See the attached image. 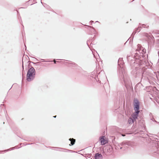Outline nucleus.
<instances>
[{
	"label": "nucleus",
	"mask_w": 159,
	"mask_h": 159,
	"mask_svg": "<svg viewBox=\"0 0 159 159\" xmlns=\"http://www.w3.org/2000/svg\"><path fill=\"white\" fill-rule=\"evenodd\" d=\"M138 74H139L141 75V79H142L143 78V75L144 74V72H142V71H140L138 73H137V75Z\"/></svg>",
	"instance_id": "17"
},
{
	"label": "nucleus",
	"mask_w": 159,
	"mask_h": 159,
	"mask_svg": "<svg viewBox=\"0 0 159 159\" xmlns=\"http://www.w3.org/2000/svg\"><path fill=\"white\" fill-rule=\"evenodd\" d=\"M158 32H159V31H158ZM152 33L153 34H159V33H157L156 32L153 31L152 32Z\"/></svg>",
	"instance_id": "19"
},
{
	"label": "nucleus",
	"mask_w": 159,
	"mask_h": 159,
	"mask_svg": "<svg viewBox=\"0 0 159 159\" xmlns=\"http://www.w3.org/2000/svg\"><path fill=\"white\" fill-rule=\"evenodd\" d=\"M90 39H89V40H87V44L88 46L89 47V48H90V47L89 46V44H88V43H89V42H90Z\"/></svg>",
	"instance_id": "20"
},
{
	"label": "nucleus",
	"mask_w": 159,
	"mask_h": 159,
	"mask_svg": "<svg viewBox=\"0 0 159 159\" xmlns=\"http://www.w3.org/2000/svg\"><path fill=\"white\" fill-rule=\"evenodd\" d=\"M94 158L95 159H102L103 158V157L101 153H97L95 154Z\"/></svg>",
	"instance_id": "11"
},
{
	"label": "nucleus",
	"mask_w": 159,
	"mask_h": 159,
	"mask_svg": "<svg viewBox=\"0 0 159 159\" xmlns=\"http://www.w3.org/2000/svg\"><path fill=\"white\" fill-rule=\"evenodd\" d=\"M134 108L135 111L140 112V102L137 99H134Z\"/></svg>",
	"instance_id": "6"
},
{
	"label": "nucleus",
	"mask_w": 159,
	"mask_h": 159,
	"mask_svg": "<svg viewBox=\"0 0 159 159\" xmlns=\"http://www.w3.org/2000/svg\"><path fill=\"white\" fill-rule=\"evenodd\" d=\"M69 64H71V63H69Z\"/></svg>",
	"instance_id": "35"
},
{
	"label": "nucleus",
	"mask_w": 159,
	"mask_h": 159,
	"mask_svg": "<svg viewBox=\"0 0 159 159\" xmlns=\"http://www.w3.org/2000/svg\"><path fill=\"white\" fill-rule=\"evenodd\" d=\"M157 37L159 38V36H157Z\"/></svg>",
	"instance_id": "32"
},
{
	"label": "nucleus",
	"mask_w": 159,
	"mask_h": 159,
	"mask_svg": "<svg viewBox=\"0 0 159 159\" xmlns=\"http://www.w3.org/2000/svg\"><path fill=\"white\" fill-rule=\"evenodd\" d=\"M140 27H139L138 28H137L136 29H135V30L132 33V34H131V37H132L133 38L134 35L137 32H139L140 30H139V31H138V30L140 28Z\"/></svg>",
	"instance_id": "13"
},
{
	"label": "nucleus",
	"mask_w": 159,
	"mask_h": 159,
	"mask_svg": "<svg viewBox=\"0 0 159 159\" xmlns=\"http://www.w3.org/2000/svg\"><path fill=\"white\" fill-rule=\"evenodd\" d=\"M158 57H159L158 61L159 62V50L158 52Z\"/></svg>",
	"instance_id": "24"
},
{
	"label": "nucleus",
	"mask_w": 159,
	"mask_h": 159,
	"mask_svg": "<svg viewBox=\"0 0 159 159\" xmlns=\"http://www.w3.org/2000/svg\"><path fill=\"white\" fill-rule=\"evenodd\" d=\"M73 64H75V63L73 62V63H72Z\"/></svg>",
	"instance_id": "29"
},
{
	"label": "nucleus",
	"mask_w": 159,
	"mask_h": 159,
	"mask_svg": "<svg viewBox=\"0 0 159 159\" xmlns=\"http://www.w3.org/2000/svg\"><path fill=\"white\" fill-rule=\"evenodd\" d=\"M98 22V21H96L95 22Z\"/></svg>",
	"instance_id": "33"
},
{
	"label": "nucleus",
	"mask_w": 159,
	"mask_h": 159,
	"mask_svg": "<svg viewBox=\"0 0 159 159\" xmlns=\"http://www.w3.org/2000/svg\"><path fill=\"white\" fill-rule=\"evenodd\" d=\"M132 145L131 142L130 141H125L120 143L119 146L120 147V149L124 148V150L128 148L126 145L128 146H131Z\"/></svg>",
	"instance_id": "5"
},
{
	"label": "nucleus",
	"mask_w": 159,
	"mask_h": 159,
	"mask_svg": "<svg viewBox=\"0 0 159 159\" xmlns=\"http://www.w3.org/2000/svg\"><path fill=\"white\" fill-rule=\"evenodd\" d=\"M54 63H56V61H55V60H54Z\"/></svg>",
	"instance_id": "27"
},
{
	"label": "nucleus",
	"mask_w": 159,
	"mask_h": 159,
	"mask_svg": "<svg viewBox=\"0 0 159 159\" xmlns=\"http://www.w3.org/2000/svg\"><path fill=\"white\" fill-rule=\"evenodd\" d=\"M140 48H141L140 49V51H141L142 52L143 54V57H144L145 56V55H144V54H146V50L145 48H143V47H141V46L140 47Z\"/></svg>",
	"instance_id": "14"
},
{
	"label": "nucleus",
	"mask_w": 159,
	"mask_h": 159,
	"mask_svg": "<svg viewBox=\"0 0 159 159\" xmlns=\"http://www.w3.org/2000/svg\"><path fill=\"white\" fill-rule=\"evenodd\" d=\"M149 116L150 119V120H152L153 121L157 122L155 120L153 117L152 114V113L150 112L149 113Z\"/></svg>",
	"instance_id": "15"
},
{
	"label": "nucleus",
	"mask_w": 159,
	"mask_h": 159,
	"mask_svg": "<svg viewBox=\"0 0 159 159\" xmlns=\"http://www.w3.org/2000/svg\"><path fill=\"white\" fill-rule=\"evenodd\" d=\"M104 136H102L100 137L99 140L102 145H104L108 143V141L105 138Z\"/></svg>",
	"instance_id": "9"
},
{
	"label": "nucleus",
	"mask_w": 159,
	"mask_h": 159,
	"mask_svg": "<svg viewBox=\"0 0 159 159\" xmlns=\"http://www.w3.org/2000/svg\"><path fill=\"white\" fill-rule=\"evenodd\" d=\"M67 150L68 151H70V152H74L75 151H72V150Z\"/></svg>",
	"instance_id": "21"
},
{
	"label": "nucleus",
	"mask_w": 159,
	"mask_h": 159,
	"mask_svg": "<svg viewBox=\"0 0 159 159\" xmlns=\"http://www.w3.org/2000/svg\"><path fill=\"white\" fill-rule=\"evenodd\" d=\"M154 148L157 149V150L154 151V152L159 154V147L158 148H157L156 147H154Z\"/></svg>",
	"instance_id": "18"
},
{
	"label": "nucleus",
	"mask_w": 159,
	"mask_h": 159,
	"mask_svg": "<svg viewBox=\"0 0 159 159\" xmlns=\"http://www.w3.org/2000/svg\"><path fill=\"white\" fill-rule=\"evenodd\" d=\"M69 140L70 141V143L69 144V146H73L75 144V139L73 138H70Z\"/></svg>",
	"instance_id": "12"
},
{
	"label": "nucleus",
	"mask_w": 159,
	"mask_h": 159,
	"mask_svg": "<svg viewBox=\"0 0 159 159\" xmlns=\"http://www.w3.org/2000/svg\"><path fill=\"white\" fill-rule=\"evenodd\" d=\"M90 23H91L90 25H92L93 23V20H91L90 21Z\"/></svg>",
	"instance_id": "23"
},
{
	"label": "nucleus",
	"mask_w": 159,
	"mask_h": 159,
	"mask_svg": "<svg viewBox=\"0 0 159 159\" xmlns=\"http://www.w3.org/2000/svg\"><path fill=\"white\" fill-rule=\"evenodd\" d=\"M146 36L148 39V44L149 43L153 42L154 39L152 34L149 35L146 34Z\"/></svg>",
	"instance_id": "7"
},
{
	"label": "nucleus",
	"mask_w": 159,
	"mask_h": 159,
	"mask_svg": "<svg viewBox=\"0 0 159 159\" xmlns=\"http://www.w3.org/2000/svg\"><path fill=\"white\" fill-rule=\"evenodd\" d=\"M134 121L135 120H134L133 119H132V118L131 117H130L128 119V123L130 124H131L132 123H134Z\"/></svg>",
	"instance_id": "16"
},
{
	"label": "nucleus",
	"mask_w": 159,
	"mask_h": 159,
	"mask_svg": "<svg viewBox=\"0 0 159 159\" xmlns=\"http://www.w3.org/2000/svg\"><path fill=\"white\" fill-rule=\"evenodd\" d=\"M91 156V154H89L88 156H87V157H88L89 158Z\"/></svg>",
	"instance_id": "22"
},
{
	"label": "nucleus",
	"mask_w": 159,
	"mask_h": 159,
	"mask_svg": "<svg viewBox=\"0 0 159 159\" xmlns=\"http://www.w3.org/2000/svg\"><path fill=\"white\" fill-rule=\"evenodd\" d=\"M88 27V30L89 31L88 33L89 34H95L96 31L94 28L92 27L91 26H87Z\"/></svg>",
	"instance_id": "8"
},
{
	"label": "nucleus",
	"mask_w": 159,
	"mask_h": 159,
	"mask_svg": "<svg viewBox=\"0 0 159 159\" xmlns=\"http://www.w3.org/2000/svg\"><path fill=\"white\" fill-rule=\"evenodd\" d=\"M118 75L120 82L123 84H124L126 87L127 85L130 83V80H129L125 74L124 69L123 67L120 66L119 67L118 71Z\"/></svg>",
	"instance_id": "1"
},
{
	"label": "nucleus",
	"mask_w": 159,
	"mask_h": 159,
	"mask_svg": "<svg viewBox=\"0 0 159 159\" xmlns=\"http://www.w3.org/2000/svg\"><path fill=\"white\" fill-rule=\"evenodd\" d=\"M94 37H95V35H94V37L92 39H93V38H94Z\"/></svg>",
	"instance_id": "30"
},
{
	"label": "nucleus",
	"mask_w": 159,
	"mask_h": 159,
	"mask_svg": "<svg viewBox=\"0 0 159 159\" xmlns=\"http://www.w3.org/2000/svg\"><path fill=\"white\" fill-rule=\"evenodd\" d=\"M61 62H62L61 61H60V63H61Z\"/></svg>",
	"instance_id": "34"
},
{
	"label": "nucleus",
	"mask_w": 159,
	"mask_h": 159,
	"mask_svg": "<svg viewBox=\"0 0 159 159\" xmlns=\"http://www.w3.org/2000/svg\"><path fill=\"white\" fill-rule=\"evenodd\" d=\"M35 70L33 67L31 68L28 71L27 74V80L30 81L32 80L34 77Z\"/></svg>",
	"instance_id": "3"
},
{
	"label": "nucleus",
	"mask_w": 159,
	"mask_h": 159,
	"mask_svg": "<svg viewBox=\"0 0 159 159\" xmlns=\"http://www.w3.org/2000/svg\"><path fill=\"white\" fill-rule=\"evenodd\" d=\"M53 117H54L55 118V117H56V116H53Z\"/></svg>",
	"instance_id": "31"
},
{
	"label": "nucleus",
	"mask_w": 159,
	"mask_h": 159,
	"mask_svg": "<svg viewBox=\"0 0 159 159\" xmlns=\"http://www.w3.org/2000/svg\"><path fill=\"white\" fill-rule=\"evenodd\" d=\"M126 59L128 62L132 66H142L144 64V61L142 60L138 59L137 57H133L131 55H127Z\"/></svg>",
	"instance_id": "2"
},
{
	"label": "nucleus",
	"mask_w": 159,
	"mask_h": 159,
	"mask_svg": "<svg viewBox=\"0 0 159 159\" xmlns=\"http://www.w3.org/2000/svg\"><path fill=\"white\" fill-rule=\"evenodd\" d=\"M91 44H93V43H92V41L91 43Z\"/></svg>",
	"instance_id": "28"
},
{
	"label": "nucleus",
	"mask_w": 159,
	"mask_h": 159,
	"mask_svg": "<svg viewBox=\"0 0 159 159\" xmlns=\"http://www.w3.org/2000/svg\"><path fill=\"white\" fill-rule=\"evenodd\" d=\"M122 136H125V135L124 134H122L121 135Z\"/></svg>",
	"instance_id": "25"
},
{
	"label": "nucleus",
	"mask_w": 159,
	"mask_h": 159,
	"mask_svg": "<svg viewBox=\"0 0 159 159\" xmlns=\"http://www.w3.org/2000/svg\"><path fill=\"white\" fill-rule=\"evenodd\" d=\"M139 112L135 111V112L132 115L131 117L135 121V119L137 118Z\"/></svg>",
	"instance_id": "10"
},
{
	"label": "nucleus",
	"mask_w": 159,
	"mask_h": 159,
	"mask_svg": "<svg viewBox=\"0 0 159 159\" xmlns=\"http://www.w3.org/2000/svg\"><path fill=\"white\" fill-rule=\"evenodd\" d=\"M138 46V49L136 50V53H135L134 55V57H137L138 59L142 60L143 61L142 58H144L143 57V54L142 52L140 51V48L141 45L138 44L137 45Z\"/></svg>",
	"instance_id": "4"
},
{
	"label": "nucleus",
	"mask_w": 159,
	"mask_h": 159,
	"mask_svg": "<svg viewBox=\"0 0 159 159\" xmlns=\"http://www.w3.org/2000/svg\"><path fill=\"white\" fill-rule=\"evenodd\" d=\"M120 60V59H119V60H118V65H119V60Z\"/></svg>",
	"instance_id": "26"
}]
</instances>
